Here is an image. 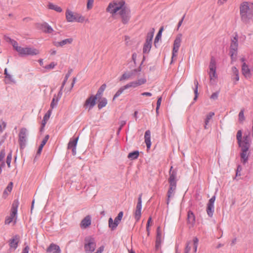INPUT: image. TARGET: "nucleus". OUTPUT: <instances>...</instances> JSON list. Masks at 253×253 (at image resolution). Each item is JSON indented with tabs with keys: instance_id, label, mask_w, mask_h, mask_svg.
Masks as SVG:
<instances>
[{
	"instance_id": "obj_1",
	"label": "nucleus",
	"mask_w": 253,
	"mask_h": 253,
	"mask_svg": "<svg viewBox=\"0 0 253 253\" xmlns=\"http://www.w3.org/2000/svg\"><path fill=\"white\" fill-rule=\"evenodd\" d=\"M112 17L117 19L121 18L124 24L128 22L130 19V12L126 9V3L124 0H114L110 2L106 9Z\"/></svg>"
},
{
	"instance_id": "obj_2",
	"label": "nucleus",
	"mask_w": 253,
	"mask_h": 253,
	"mask_svg": "<svg viewBox=\"0 0 253 253\" xmlns=\"http://www.w3.org/2000/svg\"><path fill=\"white\" fill-rule=\"evenodd\" d=\"M240 15L241 21L246 24L253 19V2L244 1L240 5Z\"/></svg>"
},
{
	"instance_id": "obj_3",
	"label": "nucleus",
	"mask_w": 253,
	"mask_h": 253,
	"mask_svg": "<svg viewBox=\"0 0 253 253\" xmlns=\"http://www.w3.org/2000/svg\"><path fill=\"white\" fill-rule=\"evenodd\" d=\"M172 167L170 168L169 170V187L167 193V204H169L170 199L173 198L176 188V172L175 171H172Z\"/></svg>"
},
{
	"instance_id": "obj_4",
	"label": "nucleus",
	"mask_w": 253,
	"mask_h": 253,
	"mask_svg": "<svg viewBox=\"0 0 253 253\" xmlns=\"http://www.w3.org/2000/svg\"><path fill=\"white\" fill-rule=\"evenodd\" d=\"M65 18L66 21L69 23L78 22L82 23L85 21L84 16L69 8L66 9Z\"/></svg>"
},
{
	"instance_id": "obj_5",
	"label": "nucleus",
	"mask_w": 253,
	"mask_h": 253,
	"mask_svg": "<svg viewBox=\"0 0 253 253\" xmlns=\"http://www.w3.org/2000/svg\"><path fill=\"white\" fill-rule=\"evenodd\" d=\"M19 205V202L17 200L13 202L10 210L9 215L7 216L5 220V224H9L11 222H13L15 224L17 220V209Z\"/></svg>"
},
{
	"instance_id": "obj_6",
	"label": "nucleus",
	"mask_w": 253,
	"mask_h": 253,
	"mask_svg": "<svg viewBox=\"0 0 253 253\" xmlns=\"http://www.w3.org/2000/svg\"><path fill=\"white\" fill-rule=\"evenodd\" d=\"M96 247L95 239L91 236L86 237L84 239V248L85 253H92Z\"/></svg>"
},
{
	"instance_id": "obj_7",
	"label": "nucleus",
	"mask_w": 253,
	"mask_h": 253,
	"mask_svg": "<svg viewBox=\"0 0 253 253\" xmlns=\"http://www.w3.org/2000/svg\"><path fill=\"white\" fill-rule=\"evenodd\" d=\"M208 74L211 82L215 81L217 78L216 74V61L214 57H211L209 66Z\"/></svg>"
},
{
	"instance_id": "obj_8",
	"label": "nucleus",
	"mask_w": 253,
	"mask_h": 253,
	"mask_svg": "<svg viewBox=\"0 0 253 253\" xmlns=\"http://www.w3.org/2000/svg\"><path fill=\"white\" fill-rule=\"evenodd\" d=\"M18 53L21 56L36 55L40 53L38 49L30 47L19 48Z\"/></svg>"
},
{
	"instance_id": "obj_9",
	"label": "nucleus",
	"mask_w": 253,
	"mask_h": 253,
	"mask_svg": "<svg viewBox=\"0 0 253 253\" xmlns=\"http://www.w3.org/2000/svg\"><path fill=\"white\" fill-rule=\"evenodd\" d=\"M198 239L195 237L192 241L187 243L185 250V253H195L197 252Z\"/></svg>"
},
{
	"instance_id": "obj_10",
	"label": "nucleus",
	"mask_w": 253,
	"mask_h": 253,
	"mask_svg": "<svg viewBox=\"0 0 253 253\" xmlns=\"http://www.w3.org/2000/svg\"><path fill=\"white\" fill-rule=\"evenodd\" d=\"M238 47V36L236 35L232 40L230 45V54L232 60H234L236 56Z\"/></svg>"
},
{
	"instance_id": "obj_11",
	"label": "nucleus",
	"mask_w": 253,
	"mask_h": 253,
	"mask_svg": "<svg viewBox=\"0 0 253 253\" xmlns=\"http://www.w3.org/2000/svg\"><path fill=\"white\" fill-rule=\"evenodd\" d=\"M124 212L123 211H121L119 213L117 216L115 218L114 220H113L111 217L109 219L108 226L109 228L111 229V230H114L117 228L120 221H121Z\"/></svg>"
},
{
	"instance_id": "obj_12",
	"label": "nucleus",
	"mask_w": 253,
	"mask_h": 253,
	"mask_svg": "<svg viewBox=\"0 0 253 253\" xmlns=\"http://www.w3.org/2000/svg\"><path fill=\"white\" fill-rule=\"evenodd\" d=\"M182 38V35L181 34H178L176 36L175 39L174 41L172 58H173L175 56H176L177 55V53L178 52L179 48L181 44Z\"/></svg>"
},
{
	"instance_id": "obj_13",
	"label": "nucleus",
	"mask_w": 253,
	"mask_h": 253,
	"mask_svg": "<svg viewBox=\"0 0 253 253\" xmlns=\"http://www.w3.org/2000/svg\"><path fill=\"white\" fill-rule=\"evenodd\" d=\"M97 99L96 96L91 95L88 97L85 101L84 104V107L88 110L93 108L96 104V100Z\"/></svg>"
},
{
	"instance_id": "obj_14",
	"label": "nucleus",
	"mask_w": 253,
	"mask_h": 253,
	"mask_svg": "<svg viewBox=\"0 0 253 253\" xmlns=\"http://www.w3.org/2000/svg\"><path fill=\"white\" fill-rule=\"evenodd\" d=\"M141 209H142V200L141 197L139 196L137 204L136 207V209L134 211V218L136 221H138L141 215Z\"/></svg>"
},
{
	"instance_id": "obj_15",
	"label": "nucleus",
	"mask_w": 253,
	"mask_h": 253,
	"mask_svg": "<svg viewBox=\"0 0 253 253\" xmlns=\"http://www.w3.org/2000/svg\"><path fill=\"white\" fill-rule=\"evenodd\" d=\"M215 200V197H212L209 201L207 205V212L208 215L211 217L214 212V203Z\"/></svg>"
},
{
	"instance_id": "obj_16",
	"label": "nucleus",
	"mask_w": 253,
	"mask_h": 253,
	"mask_svg": "<svg viewBox=\"0 0 253 253\" xmlns=\"http://www.w3.org/2000/svg\"><path fill=\"white\" fill-rule=\"evenodd\" d=\"M242 74L246 78H250L252 76V72L253 71V69H250L248 65L244 63L242 67Z\"/></svg>"
},
{
	"instance_id": "obj_17",
	"label": "nucleus",
	"mask_w": 253,
	"mask_h": 253,
	"mask_svg": "<svg viewBox=\"0 0 253 253\" xmlns=\"http://www.w3.org/2000/svg\"><path fill=\"white\" fill-rule=\"evenodd\" d=\"M46 7L48 9L53 10L58 13H61L63 12V9L61 6L51 2H48L47 4Z\"/></svg>"
},
{
	"instance_id": "obj_18",
	"label": "nucleus",
	"mask_w": 253,
	"mask_h": 253,
	"mask_svg": "<svg viewBox=\"0 0 253 253\" xmlns=\"http://www.w3.org/2000/svg\"><path fill=\"white\" fill-rule=\"evenodd\" d=\"M73 42V39L72 38L64 39L60 42H54V45L56 47H63L66 44H71Z\"/></svg>"
},
{
	"instance_id": "obj_19",
	"label": "nucleus",
	"mask_w": 253,
	"mask_h": 253,
	"mask_svg": "<svg viewBox=\"0 0 253 253\" xmlns=\"http://www.w3.org/2000/svg\"><path fill=\"white\" fill-rule=\"evenodd\" d=\"M47 253H61V250L59 246L52 243L46 250Z\"/></svg>"
},
{
	"instance_id": "obj_20",
	"label": "nucleus",
	"mask_w": 253,
	"mask_h": 253,
	"mask_svg": "<svg viewBox=\"0 0 253 253\" xmlns=\"http://www.w3.org/2000/svg\"><path fill=\"white\" fill-rule=\"evenodd\" d=\"M27 132V130L25 128H22L20 130L19 134V140L21 145L25 144Z\"/></svg>"
},
{
	"instance_id": "obj_21",
	"label": "nucleus",
	"mask_w": 253,
	"mask_h": 253,
	"mask_svg": "<svg viewBox=\"0 0 253 253\" xmlns=\"http://www.w3.org/2000/svg\"><path fill=\"white\" fill-rule=\"evenodd\" d=\"M250 139L248 136L244 137L243 141L241 140L238 144L242 149H249L250 146Z\"/></svg>"
},
{
	"instance_id": "obj_22",
	"label": "nucleus",
	"mask_w": 253,
	"mask_h": 253,
	"mask_svg": "<svg viewBox=\"0 0 253 253\" xmlns=\"http://www.w3.org/2000/svg\"><path fill=\"white\" fill-rule=\"evenodd\" d=\"M19 242V238L16 236L9 241V245L10 249L15 250Z\"/></svg>"
},
{
	"instance_id": "obj_23",
	"label": "nucleus",
	"mask_w": 253,
	"mask_h": 253,
	"mask_svg": "<svg viewBox=\"0 0 253 253\" xmlns=\"http://www.w3.org/2000/svg\"><path fill=\"white\" fill-rule=\"evenodd\" d=\"M91 224V217L89 215L86 216L81 221V227L82 228H86Z\"/></svg>"
},
{
	"instance_id": "obj_24",
	"label": "nucleus",
	"mask_w": 253,
	"mask_h": 253,
	"mask_svg": "<svg viewBox=\"0 0 253 253\" xmlns=\"http://www.w3.org/2000/svg\"><path fill=\"white\" fill-rule=\"evenodd\" d=\"M144 139L145 142L147 146V149L149 150L151 146V131L149 130L146 131L144 135Z\"/></svg>"
},
{
	"instance_id": "obj_25",
	"label": "nucleus",
	"mask_w": 253,
	"mask_h": 253,
	"mask_svg": "<svg viewBox=\"0 0 253 253\" xmlns=\"http://www.w3.org/2000/svg\"><path fill=\"white\" fill-rule=\"evenodd\" d=\"M78 138L71 140L68 143V148L72 149V152L74 155L76 154V148L77 144Z\"/></svg>"
},
{
	"instance_id": "obj_26",
	"label": "nucleus",
	"mask_w": 253,
	"mask_h": 253,
	"mask_svg": "<svg viewBox=\"0 0 253 253\" xmlns=\"http://www.w3.org/2000/svg\"><path fill=\"white\" fill-rule=\"evenodd\" d=\"M13 187V182H10L4 190L2 194V197L5 199L10 193Z\"/></svg>"
},
{
	"instance_id": "obj_27",
	"label": "nucleus",
	"mask_w": 253,
	"mask_h": 253,
	"mask_svg": "<svg viewBox=\"0 0 253 253\" xmlns=\"http://www.w3.org/2000/svg\"><path fill=\"white\" fill-rule=\"evenodd\" d=\"M41 29L45 33H51L53 30L48 24L44 23L41 25Z\"/></svg>"
},
{
	"instance_id": "obj_28",
	"label": "nucleus",
	"mask_w": 253,
	"mask_h": 253,
	"mask_svg": "<svg viewBox=\"0 0 253 253\" xmlns=\"http://www.w3.org/2000/svg\"><path fill=\"white\" fill-rule=\"evenodd\" d=\"M195 215L193 214V213L189 211L188 212L187 214V222L188 223L190 224L191 226H193L194 224L195 223Z\"/></svg>"
},
{
	"instance_id": "obj_29",
	"label": "nucleus",
	"mask_w": 253,
	"mask_h": 253,
	"mask_svg": "<svg viewBox=\"0 0 253 253\" xmlns=\"http://www.w3.org/2000/svg\"><path fill=\"white\" fill-rule=\"evenodd\" d=\"M232 72L233 76L232 79L235 83H236L239 80V71L236 67H233L232 68Z\"/></svg>"
},
{
	"instance_id": "obj_30",
	"label": "nucleus",
	"mask_w": 253,
	"mask_h": 253,
	"mask_svg": "<svg viewBox=\"0 0 253 253\" xmlns=\"http://www.w3.org/2000/svg\"><path fill=\"white\" fill-rule=\"evenodd\" d=\"M248 149H242L241 157L242 159V161L244 163H245L248 160Z\"/></svg>"
},
{
	"instance_id": "obj_31",
	"label": "nucleus",
	"mask_w": 253,
	"mask_h": 253,
	"mask_svg": "<svg viewBox=\"0 0 253 253\" xmlns=\"http://www.w3.org/2000/svg\"><path fill=\"white\" fill-rule=\"evenodd\" d=\"M152 43L145 42L143 51L144 53H148L151 49Z\"/></svg>"
},
{
	"instance_id": "obj_32",
	"label": "nucleus",
	"mask_w": 253,
	"mask_h": 253,
	"mask_svg": "<svg viewBox=\"0 0 253 253\" xmlns=\"http://www.w3.org/2000/svg\"><path fill=\"white\" fill-rule=\"evenodd\" d=\"M214 115V113L213 112H210L206 116V118L205 120V128H207V125H208L210 120L212 118V117Z\"/></svg>"
},
{
	"instance_id": "obj_33",
	"label": "nucleus",
	"mask_w": 253,
	"mask_h": 253,
	"mask_svg": "<svg viewBox=\"0 0 253 253\" xmlns=\"http://www.w3.org/2000/svg\"><path fill=\"white\" fill-rule=\"evenodd\" d=\"M156 241H158V242L162 241V233L160 227H158L157 229Z\"/></svg>"
},
{
	"instance_id": "obj_34",
	"label": "nucleus",
	"mask_w": 253,
	"mask_h": 253,
	"mask_svg": "<svg viewBox=\"0 0 253 253\" xmlns=\"http://www.w3.org/2000/svg\"><path fill=\"white\" fill-rule=\"evenodd\" d=\"M107 103V99L105 98H103L99 100L98 104V107L99 108V109H101L105 107Z\"/></svg>"
},
{
	"instance_id": "obj_35",
	"label": "nucleus",
	"mask_w": 253,
	"mask_h": 253,
	"mask_svg": "<svg viewBox=\"0 0 253 253\" xmlns=\"http://www.w3.org/2000/svg\"><path fill=\"white\" fill-rule=\"evenodd\" d=\"M139 152L138 151H134L129 153L127 157L131 160H134L138 158Z\"/></svg>"
},
{
	"instance_id": "obj_36",
	"label": "nucleus",
	"mask_w": 253,
	"mask_h": 253,
	"mask_svg": "<svg viewBox=\"0 0 253 253\" xmlns=\"http://www.w3.org/2000/svg\"><path fill=\"white\" fill-rule=\"evenodd\" d=\"M131 74L130 73H125L121 77L120 81H125L131 78Z\"/></svg>"
},
{
	"instance_id": "obj_37",
	"label": "nucleus",
	"mask_w": 253,
	"mask_h": 253,
	"mask_svg": "<svg viewBox=\"0 0 253 253\" xmlns=\"http://www.w3.org/2000/svg\"><path fill=\"white\" fill-rule=\"evenodd\" d=\"M194 83V84L195 85V88L194 89L195 97L194 98V100L195 101H196L197 99L198 95V91L199 83L197 80H195Z\"/></svg>"
},
{
	"instance_id": "obj_38",
	"label": "nucleus",
	"mask_w": 253,
	"mask_h": 253,
	"mask_svg": "<svg viewBox=\"0 0 253 253\" xmlns=\"http://www.w3.org/2000/svg\"><path fill=\"white\" fill-rule=\"evenodd\" d=\"M126 90L125 88H124V86L120 87L118 90L116 92V93H115V94L114 95V97H113V100H115V99L117 98L118 97H119L120 95H121L123 93V92L124 91V90Z\"/></svg>"
},
{
	"instance_id": "obj_39",
	"label": "nucleus",
	"mask_w": 253,
	"mask_h": 253,
	"mask_svg": "<svg viewBox=\"0 0 253 253\" xmlns=\"http://www.w3.org/2000/svg\"><path fill=\"white\" fill-rule=\"evenodd\" d=\"M137 86L135 81L131 82L124 86V88H125V89H128L130 87L135 88Z\"/></svg>"
},
{
	"instance_id": "obj_40",
	"label": "nucleus",
	"mask_w": 253,
	"mask_h": 253,
	"mask_svg": "<svg viewBox=\"0 0 253 253\" xmlns=\"http://www.w3.org/2000/svg\"><path fill=\"white\" fill-rule=\"evenodd\" d=\"M146 79L145 78H141L135 81L137 86L144 84L146 83Z\"/></svg>"
},
{
	"instance_id": "obj_41",
	"label": "nucleus",
	"mask_w": 253,
	"mask_h": 253,
	"mask_svg": "<svg viewBox=\"0 0 253 253\" xmlns=\"http://www.w3.org/2000/svg\"><path fill=\"white\" fill-rule=\"evenodd\" d=\"M56 65V63L52 62L47 65L43 66V68H44L46 70H50L53 69Z\"/></svg>"
},
{
	"instance_id": "obj_42",
	"label": "nucleus",
	"mask_w": 253,
	"mask_h": 253,
	"mask_svg": "<svg viewBox=\"0 0 253 253\" xmlns=\"http://www.w3.org/2000/svg\"><path fill=\"white\" fill-rule=\"evenodd\" d=\"M154 32H150L147 34L146 42L152 43V41L153 38Z\"/></svg>"
},
{
	"instance_id": "obj_43",
	"label": "nucleus",
	"mask_w": 253,
	"mask_h": 253,
	"mask_svg": "<svg viewBox=\"0 0 253 253\" xmlns=\"http://www.w3.org/2000/svg\"><path fill=\"white\" fill-rule=\"evenodd\" d=\"M51 113H52V110L51 109L47 111V112L46 113V114L44 115V116L43 117V121L45 122V123H46V121L50 118Z\"/></svg>"
},
{
	"instance_id": "obj_44",
	"label": "nucleus",
	"mask_w": 253,
	"mask_h": 253,
	"mask_svg": "<svg viewBox=\"0 0 253 253\" xmlns=\"http://www.w3.org/2000/svg\"><path fill=\"white\" fill-rule=\"evenodd\" d=\"M12 160V154L11 153H10L8 154L7 158H6V164L7 165V166L8 168H10L11 165V162Z\"/></svg>"
},
{
	"instance_id": "obj_45",
	"label": "nucleus",
	"mask_w": 253,
	"mask_h": 253,
	"mask_svg": "<svg viewBox=\"0 0 253 253\" xmlns=\"http://www.w3.org/2000/svg\"><path fill=\"white\" fill-rule=\"evenodd\" d=\"M245 120V116L244 114V110H241L239 114V121L240 123H243V121Z\"/></svg>"
},
{
	"instance_id": "obj_46",
	"label": "nucleus",
	"mask_w": 253,
	"mask_h": 253,
	"mask_svg": "<svg viewBox=\"0 0 253 253\" xmlns=\"http://www.w3.org/2000/svg\"><path fill=\"white\" fill-rule=\"evenodd\" d=\"M94 0H87L86 8L87 10L91 9L93 7Z\"/></svg>"
},
{
	"instance_id": "obj_47",
	"label": "nucleus",
	"mask_w": 253,
	"mask_h": 253,
	"mask_svg": "<svg viewBox=\"0 0 253 253\" xmlns=\"http://www.w3.org/2000/svg\"><path fill=\"white\" fill-rule=\"evenodd\" d=\"M11 43H12L13 47L14 48V49L18 52L19 48H21V46H19L18 45L17 42L15 41H12L11 42Z\"/></svg>"
},
{
	"instance_id": "obj_48",
	"label": "nucleus",
	"mask_w": 253,
	"mask_h": 253,
	"mask_svg": "<svg viewBox=\"0 0 253 253\" xmlns=\"http://www.w3.org/2000/svg\"><path fill=\"white\" fill-rule=\"evenodd\" d=\"M49 139V135H46L44 138H43V139L42 140V143L41 144H40V146H42L43 147V146L45 145V144H46V143L47 142V140H48Z\"/></svg>"
},
{
	"instance_id": "obj_49",
	"label": "nucleus",
	"mask_w": 253,
	"mask_h": 253,
	"mask_svg": "<svg viewBox=\"0 0 253 253\" xmlns=\"http://www.w3.org/2000/svg\"><path fill=\"white\" fill-rule=\"evenodd\" d=\"M6 126V123L4 121H1L0 124V131L2 132L3 130L5 128Z\"/></svg>"
},
{
	"instance_id": "obj_50",
	"label": "nucleus",
	"mask_w": 253,
	"mask_h": 253,
	"mask_svg": "<svg viewBox=\"0 0 253 253\" xmlns=\"http://www.w3.org/2000/svg\"><path fill=\"white\" fill-rule=\"evenodd\" d=\"M105 88H106L105 84L102 85L101 86V87H100L99 89L98 90L96 96H97L99 94H101L102 93V92H103V91L105 90Z\"/></svg>"
},
{
	"instance_id": "obj_51",
	"label": "nucleus",
	"mask_w": 253,
	"mask_h": 253,
	"mask_svg": "<svg viewBox=\"0 0 253 253\" xmlns=\"http://www.w3.org/2000/svg\"><path fill=\"white\" fill-rule=\"evenodd\" d=\"M242 135V131L241 130H238L237 133V139L238 140V142H240V141L241 140H241Z\"/></svg>"
},
{
	"instance_id": "obj_52",
	"label": "nucleus",
	"mask_w": 253,
	"mask_h": 253,
	"mask_svg": "<svg viewBox=\"0 0 253 253\" xmlns=\"http://www.w3.org/2000/svg\"><path fill=\"white\" fill-rule=\"evenodd\" d=\"M57 100L55 101V98H53L51 102V104H50V107H51V109L52 110L54 107L56 105L57 103Z\"/></svg>"
},
{
	"instance_id": "obj_53",
	"label": "nucleus",
	"mask_w": 253,
	"mask_h": 253,
	"mask_svg": "<svg viewBox=\"0 0 253 253\" xmlns=\"http://www.w3.org/2000/svg\"><path fill=\"white\" fill-rule=\"evenodd\" d=\"M161 101H162V97H159L158 99L157 100V108H156L157 112H158V110L161 105Z\"/></svg>"
},
{
	"instance_id": "obj_54",
	"label": "nucleus",
	"mask_w": 253,
	"mask_h": 253,
	"mask_svg": "<svg viewBox=\"0 0 253 253\" xmlns=\"http://www.w3.org/2000/svg\"><path fill=\"white\" fill-rule=\"evenodd\" d=\"M5 157V151L4 150L1 151L0 153V162L2 161Z\"/></svg>"
},
{
	"instance_id": "obj_55",
	"label": "nucleus",
	"mask_w": 253,
	"mask_h": 253,
	"mask_svg": "<svg viewBox=\"0 0 253 253\" xmlns=\"http://www.w3.org/2000/svg\"><path fill=\"white\" fill-rule=\"evenodd\" d=\"M162 35L160 33H158L155 39L154 43L156 45V42H158L159 40L161 39Z\"/></svg>"
},
{
	"instance_id": "obj_56",
	"label": "nucleus",
	"mask_w": 253,
	"mask_h": 253,
	"mask_svg": "<svg viewBox=\"0 0 253 253\" xmlns=\"http://www.w3.org/2000/svg\"><path fill=\"white\" fill-rule=\"evenodd\" d=\"M104 249V247L102 246L98 248L96 252L94 253H102Z\"/></svg>"
},
{
	"instance_id": "obj_57",
	"label": "nucleus",
	"mask_w": 253,
	"mask_h": 253,
	"mask_svg": "<svg viewBox=\"0 0 253 253\" xmlns=\"http://www.w3.org/2000/svg\"><path fill=\"white\" fill-rule=\"evenodd\" d=\"M151 220H152L151 217H149L147 223L146 228H147V232H148V235H149V226L150 225V223L151 221Z\"/></svg>"
},
{
	"instance_id": "obj_58",
	"label": "nucleus",
	"mask_w": 253,
	"mask_h": 253,
	"mask_svg": "<svg viewBox=\"0 0 253 253\" xmlns=\"http://www.w3.org/2000/svg\"><path fill=\"white\" fill-rule=\"evenodd\" d=\"M29 247L28 246H27L23 250L22 253H29Z\"/></svg>"
},
{
	"instance_id": "obj_59",
	"label": "nucleus",
	"mask_w": 253,
	"mask_h": 253,
	"mask_svg": "<svg viewBox=\"0 0 253 253\" xmlns=\"http://www.w3.org/2000/svg\"><path fill=\"white\" fill-rule=\"evenodd\" d=\"M141 95L143 96H151L152 93L148 92H145L141 93Z\"/></svg>"
},
{
	"instance_id": "obj_60",
	"label": "nucleus",
	"mask_w": 253,
	"mask_h": 253,
	"mask_svg": "<svg viewBox=\"0 0 253 253\" xmlns=\"http://www.w3.org/2000/svg\"><path fill=\"white\" fill-rule=\"evenodd\" d=\"M227 0H218L217 3L221 5L223 4L224 3H225L227 1Z\"/></svg>"
},
{
	"instance_id": "obj_61",
	"label": "nucleus",
	"mask_w": 253,
	"mask_h": 253,
	"mask_svg": "<svg viewBox=\"0 0 253 253\" xmlns=\"http://www.w3.org/2000/svg\"><path fill=\"white\" fill-rule=\"evenodd\" d=\"M42 148H43V147L41 146L40 145V146L39 147V149L38 150L37 153V155H40L41 154V152L42 151Z\"/></svg>"
},
{
	"instance_id": "obj_62",
	"label": "nucleus",
	"mask_w": 253,
	"mask_h": 253,
	"mask_svg": "<svg viewBox=\"0 0 253 253\" xmlns=\"http://www.w3.org/2000/svg\"><path fill=\"white\" fill-rule=\"evenodd\" d=\"M162 242H158V241H156V248L157 250L159 249L160 247L161 244Z\"/></svg>"
},
{
	"instance_id": "obj_63",
	"label": "nucleus",
	"mask_w": 253,
	"mask_h": 253,
	"mask_svg": "<svg viewBox=\"0 0 253 253\" xmlns=\"http://www.w3.org/2000/svg\"><path fill=\"white\" fill-rule=\"evenodd\" d=\"M217 98V94L216 93H213L211 96V99H215Z\"/></svg>"
},
{
	"instance_id": "obj_64",
	"label": "nucleus",
	"mask_w": 253,
	"mask_h": 253,
	"mask_svg": "<svg viewBox=\"0 0 253 253\" xmlns=\"http://www.w3.org/2000/svg\"><path fill=\"white\" fill-rule=\"evenodd\" d=\"M50 54L52 55H55L56 53V51L54 49H51L49 51Z\"/></svg>"
}]
</instances>
